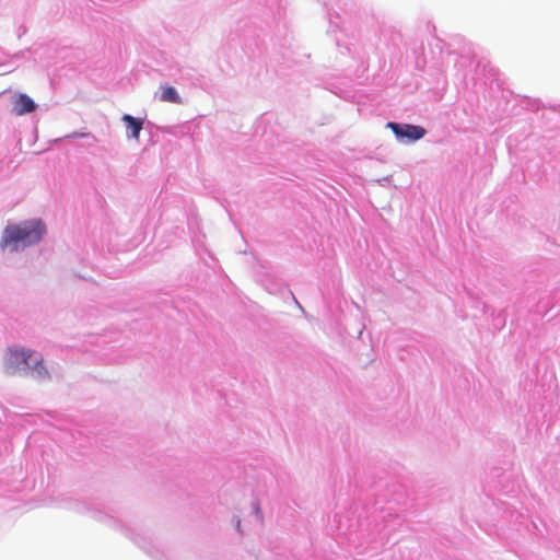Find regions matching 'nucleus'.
Returning <instances> with one entry per match:
<instances>
[{"instance_id": "nucleus-1", "label": "nucleus", "mask_w": 560, "mask_h": 560, "mask_svg": "<svg viewBox=\"0 0 560 560\" xmlns=\"http://www.w3.org/2000/svg\"><path fill=\"white\" fill-rule=\"evenodd\" d=\"M45 234L46 226L40 220H28L5 226L0 245L3 249L14 252L40 242Z\"/></svg>"}, {"instance_id": "nucleus-2", "label": "nucleus", "mask_w": 560, "mask_h": 560, "mask_svg": "<svg viewBox=\"0 0 560 560\" xmlns=\"http://www.w3.org/2000/svg\"><path fill=\"white\" fill-rule=\"evenodd\" d=\"M33 352L24 348H10L5 355V370L8 374H14L19 370L30 369L37 380L48 377V371L43 365V358L39 355L35 358L34 364H30L28 360L32 358Z\"/></svg>"}, {"instance_id": "nucleus-3", "label": "nucleus", "mask_w": 560, "mask_h": 560, "mask_svg": "<svg viewBox=\"0 0 560 560\" xmlns=\"http://www.w3.org/2000/svg\"><path fill=\"white\" fill-rule=\"evenodd\" d=\"M387 127L390 128L398 138H408L411 141L419 140L425 135V130L420 126L388 122Z\"/></svg>"}, {"instance_id": "nucleus-4", "label": "nucleus", "mask_w": 560, "mask_h": 560, "mask_svg": "<svg viewBox=\"0 0 560 560\" xmlns=\"http://www.w3.org/2000/svg\"><path fill=\"white\" fill-rule=\"evenodd\" d=\"M36 108L35 102L25 93L19 94L14 100L13 110L18 116L33 113Z\"/></svg>"}, {"instance_id": "nucleus-5", "label": "nucleus", "mask_w": 560, "mask_h": 560, "mask_svg": "<svg viewBox=\"0 0 560 560\" xmlns=\"http://www.w3.org/2000/svg\"><path fill=\"white\" fill-rule=\"evenodd\" d=\"M122 120L126 124L127 130L130 131V137L138 140L140 131L142 130L143 121L128 114L122 116Z\"/></svg>"}, {"instance_id": "nucleus-6", "label": "nucleus", "mask_w": 560, "mask_h": 560, "mask_svg": "<svg viewBox=\"0 0 560 560\" xmlns=\"http://www.w3.org/2000/svg\"><path fill=\"white\" fill-rule=\"evenodd\" d=\"M160 101L166 102V103H173V104L182 103V98L178 95L177 91L173 86H170V85L162 88Z\"/></svg>"}, {"instance_id": "nucleus-7", "label": "nucleus", "mask_w": 560, "mask_h": 560, "mask_svg": "<svg viewBox=\"0 0 560 560\" xmlns=\"http://www.w3.org/2000/svg\"><path fill=\"white\" fill-rule=\"evenodd\" d=\"M77 137H90L91 135L90 133H75Z\"/></svg>"}]
</instances>
